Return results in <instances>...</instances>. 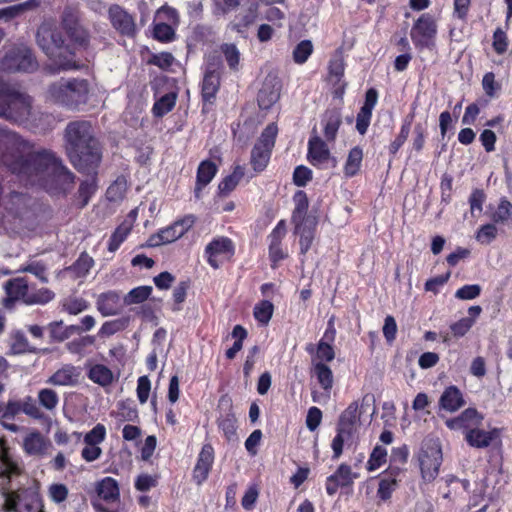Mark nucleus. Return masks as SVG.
<instances>
[{
    "instance_id": "nucleus-1",
    "label": "nucleus",
    "mask_w": 512,
    "mask_h": 512,
    "mask_svg": "<svg viewBox=\"0 0 512 512\" xmlns=\"http://www.w3.org/2000/svg\"><path fill=\"white\" fill-rule=\"evenodd\" d=\"M0 144L2 164L26 185L50 193H66L73 187L75 175L51 150H34L32 143L10 130L0 131Z\"/></svg>"
},
{
    "instance_id": "nucleus-2",
    "label": "nucleus",
    "mask_w": 512,
    "mask_h": 512,
    "mask_svg": "<svg viewBox=\"0 0 512 512\" xmlns=\"http://www.w3.org/2000/svg\"><path fill=\"white\" fill-rule=\"evenodd\" d=\"M65 150L76 170L95 173L102 160V149L89 121L77 120L67 124L64 131Z\"/></svg>"
},
{
    "instance_id": "nucleus-3",
    "label": "nucleus",
    "mask_w": 512,
    "mask_h": 512,
    "mask_svg": "<svg viewBox=\"0 0 512 512\" xmlns=\"http://www.w3.org/2000/svg\"><path fill=\"white\" fill-rule=\"evenodd\" d=\"M91 86L87 79L69 78L60 79L52 83L47 91L48 99L70 110H79L87 104Z\"/></svg>"
},
{
    "instance_id": "nucleus-4",
    "label": "nucleus",
    "mask_w": 512,
    "mask_h": 512,
    "mask_svg": "<svg viewBox=\"0 0 512 512\" xmlns=\"http://www.w3.org/2000/svg\"><path fill=\"white\" fill-rule=\"evenodd\" d=\"M36 41L40 49L53 61L59 70H77L80 65L67 54L64 39L60 31L49 24H42L36 32Z\"/></svg>"
},
{
    "instance_id": "nucleus-5",
    "label": "nucleus",
    "mask_w": 512,
    "mask_h": 512,
    "mask_svg": "<svg viewBox=\"0 0 512 512\" xmlns=\"http://www.w3.org/2000/svg\"><path fill=\"white\" fill-rule=\"evenodd\" d=\"M32 112V98L17 91H7L0 103V117L13 123H24Z\"/></svg>"
},
{
    "instance_id": "nucleus-6",
    "label": "nucleus",
    "mask_w": 512,
    "mask_h": 512,
    "mask_svg": "<svg viewBox=\"0 0 512 512\" xmlns=\"http://www.w3.org/2000/svg\"><path fill=\"white\" fill-rule=\"evenodd\" d=\"M278 128L275 123L267 125L251 151V165L256 172L263 171L275 145Z\"/></svg>"
},
{
    "instance_id": "nucleus-7",
    "label": "nucleus",
    "mask_w": 512,
    "mask_h": 512,
    "mask_svg": "<svg viewBox=\"0 0 512 512\" xmlns=\"http://www.w3.org/2000/svg\"><path fill=\"white\" fill-rule=\"evenodd\" d=\"M421 475L427 482L433 481L439 474L442 463V450L437 441L429 440L423 443L418 456Z\"/></svg>"
},
{
    "instance_id": "nucleus-8",
    "label": "nucleus",
    "mask_w": 512,
    "mask_h": 512,
    "mask_svg": "<svg viewBox=\"0 0 512 512\" xmlns=\"http://www.w3.org/2000/svg\"><path fill=\"white\" fill-rule=\"evenodd\" d=\"M38 64L30 49L17 47L9 50L0 61L1 72H32Z\"/></svg>"
},
{
    "instance_id": "nucleus-9",
    "label": "nucleus",
    "mask_w": 512,
    "mask_h": 512,
    "mask_svg": "<svg viewBox=\"0 0 512 512\" xmlns=\"http://www.w3.org/2000/svg\"><path fill=\"white\" fill-rule=\"evenodd\" d=\"M437 34V23L430 13H423L413 24L410 37L418 49L430 48L434 45Z\"/></svg>"
},
{
    "instance_id": "nucleus-10",
    "label": "nucleus",
    "mask_w": 512,
    "mask_h": 512,
    "mask_svg": "<svg viewBox=\"0 0 512 512\" xmlns=\"http://www.w3.org/2000/svg\"><path fill=\"white\" fill-rule=\"evenodd\" d=\"M194 222L195 218L193 215H187L184 218L175 221L170 226L151 235L147 240V246L158 247L178 240L193 226Z\"/></svg>"
},
{
    "instance_id": "nucleus-11",
    "label": "nucleus",
    "mask_w": 512,
    "mask_h": 512,
    "mask_svg": "<svg viewBox=\"0 0 512 512\" xmlns=\"http://www.w3.org/2000/svg\"><path fill=\"white\" fill-rule=\"evenodd\" d=\"M312 135L308 141V160L309 162L319 168H327L329 166L335 167L336 161L331 156L330 150L325 141H323L317 134L316 129H313Z\"/></svg>"
},
{
    "instance_id": "nucleus-12",
    "label": "nucleus",
    "mask_w": 512,
    "mask_h": 512,
    "mask_svg": "<svg viewBox=\"0 0 512 512\" xmlns=\"http://www.w3.org/2000/svg\"><path fill=\"white\" fill-rule=\"evenodd\" d=\"M234 253L235 247L232 240L224 236L214 238L205 247V255L207 256V261L209 265L214 269H218L220 267V263L217 260L218 256H225L230 258L234 255Z\"/></svg>"
},
{
    "instance_id": "nucleus-13",
    "label": "nucleus",
    "mask_w": 512,
    "mask_h": 512,
    "mask_svg": "<svg viewBox=\"0 0 512 512\" xmlns=\"http://www.w3.org/2000/svg\"><path fill=\"white\" fill-rule=\"evenodd\" d=\"M112 26L122 35L133 37L136 34L134 18L121 6L113 4L108 10Z\"/></svg>"
},
{
    "instance_id": "nucleus-14",
    "label": "nucleus",
    "mask_w": 512,
    "mask_h": 512,
    "mask_svg": "<svg viewBox=\"0 0 512 512\" xmlns=\"http://www.w3.org/2000/svg\"><path fill=\"white\" fill-rule=\"evenodd\" d=\"M51 447V442L40 431L33 429L23 438L22 448L32 457H44Z\"/></svg>"
},
{
    "instance_id": "nucleus-15",
    "label": "nucleus",
    "mask_w": 512,
    "mask_h": 512,
    "mask_svg": "<svg viewBox=\"0 0 512 512\" xmlns=\"http://www.w3.org/2000/svg\"><path fill=\"white\" fill-rule=\"evenodd\" d=\"M214 461V449L211 444H204L193 470V478L201 485L208 477Z\"/></svg>"
},
{
    "instance_id": "nucleus-16",
    "label": "nucleus",
    "mask_w": 512,
    "mask_h": 512,
    "mask_svg": "<svg viewBox=\"0 0 512 512\" xmlns=\"http://www.w3.org/2000/svg\"><path fill=\"white\" fill-rule=\"evenodd\" d=\"M358 428L357 426L347 425L345 422L338 420L337 434L331 444L334 459H338L341 456L345 443L351 444L354 442Z\"/></svg>"
},
{
    "instance_id": "nucleus-17",
    "label": "nucleus",
    "mask_w": 512,
    "mask_h": 512,
    "mask_svg": "<svg viewBox=\"0 0 512 512\" xmlns=\"http://www.w3.org/2000/svg\"><path fill=\"white\" fill-rule=\"evenodd\" d=\"M81 372L79 368L72 364H65L57 371H55L47 380L46 383L53 386H76L79 382Z\"/></svg>"
},
{
    "instance_id": "nucleus-18",
    "label": "nucleus",
    "mask_w": 512,
    "mask_h": 512,
    "mask_svg": "<svg viewBox=\"0 0 512 512\" xmlns=\"http://www.w3.org/2000/svg\"><path fill=\"white\" fill-rule=\"evenodd\" d=\"M22 412L21 401L16 399H9L5 404L3 403V411L0 415V425L13 433H18L25 429L17 424L11 423Z\"/></svg>"
},
{
    "instance_id": "nucleus-19",
    "label": "nucleus",
    "mask_w": 512,
    "mask_h": 512,
    "mask_svg": "<svg viewBox=\"0 0 512 512\" xmlns=\"http://www.w3.org/2000/svg\"><path fill=\"white\" fill-rule=\"evenodd\" d=\"M374 403L373 395H365L362 398L361 410H359V404L354 401L340 414L339 421L345 422L347 425H354L360 427V417L365 411L366 407H369Z\"/></svg>"
},
{
    "instance_id": "nucleus-20",
    "label": "nucleus",
    "mask_w": 512,
    "mask_h": 512,
    "mask_svg": "<svg viewBox=\"0 0 512 512\" xmlns=\"http://www.w3.org/2000/svg\"><path fill=\"white\" fill-rule=\"evenodd\" d=\"M324 137L328 142L336 139L338 130L342 124V115L339 109H327L321 118Z\"/></svg>"
},
{
    "instance_id": "nucleus-21",
    "label": "nucleus",
    "mask_w": 512,
    "mask_h": 512,
    "mask_svg": "<svg viewBox=\"0 0 512 512\" xmlns=\"http://www.w3.org/2000/svg\"><path fill=\"white\" fill-rule=\"evenodd\" d=\"M477 427L478 426L468 429L465 433V440L471 447L479 449L486 448L499 435V431L496 428L485 431Z\"/></svg>"
},
{
    "instance_id": "nucleus-22",
    "label": "nucleus",
    "mask_w": 512,
    "mask_h": 512,
    "mask_svg": "<svg viewBox=\"0 0 512 512\" xmlns=\"http://www.w3.org/2000/svg\"><path fill=\"white\" fill-rule=\"evenodd\" d=\"M286 234V226L284 220L278 222L276 227L272 230L269 238V256L270 259L276 263L283 260L286 255L281 249V241Z\"/></svg>"
},
{
    "instance_id": "nucleus-23",
    "label": "nucleus",
    "mask_w": 512,
    "mask_h": 512,
    "mask_svg": "<svg viewBox=\"0 0 512 512\" xmlns=\"http://www.w3.org/2000/svg\"><path fill=\"white\" fill-rule=\"evenodd\" d=\"M293 224L295 225V233L300 236V252L301 254H306L314 239L317 220L307 219Z\"/></svg>"
},
{
    "instance_id": "nucleus-24",
    "label": "nucleus",
    "mask_w": 512,
    "mask_h": 512,
    "mask_svg": "<svg viewBox=\"0 0 512 512\" xmlns=\"http://www.w3.org/2000/svg\"><path fill=\"white\" fill-rule=\"evenodd\" d=\"M98 311L103 316L117 315L120 311V295L115 291L101 293L96 301Z\"/></svg>"
},
{
    "instance_id": "nucleus-25",
    "label": "nucleus",
    "mask_w": 512,
    "mask_h": 512,
    "mask_svg": "<svg viewBox=\"0 0 512 512\" xmlns=\"http://www.w3.org/2000/svg\"><path fill=\"white\" fill-rule=\"evenodd\" d=\"M220 86V74L216 69H207L202 83V99L212 104Z\"/></svg>"
},
{
    "instance_id": "nucleus-26",
    "label": "nucleus",
    "mask_w": 512,
    "mask_h": 512,
    "mask_svg": "<svg viewBox=\"0 0 512 512\" xmlns=\"http://www.w3.org/2000/svg\"><path fill=\"white\" fill-rule=\"evenodd\" d=\"M464 404L462 393L456 386L447 387L439 399L440 408L449 412L457 411Z\"/></svg>"
},
{
    "instance_id": "nucleus-27",
    "label": "nucleus",
    "mask_w": 512,
    "mask_h": 512,
    "mask_svg": "<svg viewBox=\"0 0 512 512\" xmlns=\"http://www.w3.org/2000/svg\"><path fill=\"white\" fill-rule=\"evenodd\" d=\"M401 470L399 468H390L388 472L384 474L379 482L377 495L380 499L386 501L391 498L393 491L397 486V477Z\"/></svg>"
},
{
    "instance_id": "nucleus-28",
    "label": "nucleus",
    "mask_w": 512,
    "mask_h": 512,
    "mask_svg": "<svg viewBox=\"0 0 512 512\" xmlns=\"http://www.w3.org/2000/svg\"><path fill=\"white\" fill-rule=\"evenodd\" d=\"M217 172L216 165L209 160L200 163L197 170V181L195 187V197L200 198V193L203 187L211 182Z\"/></svg>"
},
{
    "instance_id": "nucleus-29",
    "label": "nucleus",
    "mask_w": 512,
    "mask_h": 512,
    "mask_svg": "<svg viewBox=\"0 0 512 512\" xmlns=\"http://www.w3.org/2000/svg\"><path fill=\"white\" fill-rule=\"evenodd\" d=\"M99 498L106 502H115L119 499L120 492L117 481L112 477H105L96 485Z\"/></svg>"
},
{
    "instance_id": "nucleus-30",
    "label": "nucleus",
    "mask_w": 512,
    "mask_h": 512,
    "mask_svg": "<svg viewBox=\"0 0 512 512\" xmlns=\"http://www.w3.org/2000/svg\"><path fill=\"white\" fill-rule=\"evenodd\" d=\"M21 467L18 462L13 459L7 448L0 450V478L10 479L13 476L21 474Z\"/></svg>"
},
{
    "instance_id": "nucleus-31",
    "label": "nucleus",
    "mask_w": 512,
    "mask_h": 512,
    "mask_svg": "<svg viewBox=\"0 0 512 512\" xmlns=\"http://www.w3.org/2000/svg\"><path fill=\"white\" fill-rule=\"evenodd\" d=\"M31 198L20 192H12L7 203V210L17 217H23L28 211Z\"/></svg>"
},
{
    "instance_id": "nucleus-32",
    "label": "nucleus",
    "mask_w": 512,
    "mask_h": 512,
    "mask_svg": "<svg viewBox=\"0 0 512 512\" xmlns=\"http://www.w3.org/2000/svg\"><path fill=\"white\" fill-rule=\"evenodd\" d=\"M293 200L295 203V208L292 213V223L305 221L307 219H316L314 216L307 215L309 202L304 191H297L293 197Z\"/></svg>"
},
{
    "instance_id": "nucleus-33",
    "label": "nucleus",
    "mask_w": 512,
    "mask_h": 512,
    "mask_svg": "<svg viewBox=\"0 0 512 512\" xmlns=\"http://www.w3.org/2000/svg\"><path fill=\"white\" fill-rule=\"evenodd\" d=\"M88 378L94 383L102 387H106L112 384L114 375L107 366L103 364H95L90 368Z\"/></svg>"
},
{
    "instance_id": "nucleus-34",
    "label": "nucleus",
    "mask_w": 512,
    "mask_h": 512,
    "mask_svg": "<svg viewBox=\"0 0 512 512\" xmlns=\"http://www.w3.org/2000/svg\"><path fill=\"white\" fill-rule=\"evenodd\" d=\"M10 351L14 355L35 353L36 348L31 346L24 332L18 330L11 334Z\"/></svg>"
},
{
    "instance_id": "nucleus-35",
    "label": "nucleus",
    "mask_w": 512,
    "mask_h": 512,
    "mask_svg": "<svg viewBox=\"0 0 512 512\" xmlns=\"http://www.w3.org/2000/svg\"><path fill=\"white\" fill-rule=\"evenodd\" d=\"M236 422L237 419L235 414L232 412L230 408L228 412L221 415L218 419V427L222 430L225 438L228 441H234L237 439L236 436Z\"/></svg>"
},
{
    "instance_id": "nucleus-36",
    "label": "nucleus",
    "mask_w": 512,
    "mask_h": 512,
    "mask_svg": "<svg viewBox=\"0 0 512 512\" xmlns=\"http://www.w3.org/2000/svg\"><path fill=\"white\" fill-rule=\"evenodd\" d=\"M313 375L317 378L320 386L329 391L333 386V373L332 370L323 362H317L313 364L312 368Z\"/></svg>"
},
{
    "instance_id": "nucleus-37",
    "label": "nucleus",
    "mask_w": 512,
    "mask_h": 512,
    "mask_svg": "<svg viewBox=\"0 0 512 512\" xmlns=\"http://www.w3.org/2000/svg\"><path fill=\"white\" fill-rule=\"evenodd\" d=\"M40 5V0H27L23 3L8 6L0 9V13L6 20L13 19L23 12L37 8Z\"/></svg>"
},
{
    "instance_id": "nucleus-38",
    "label": "nucleus",
    "mask_w": 512,
    "mask_h": 512,
    "mask_svg": "<svg viewBox=\"0 0 512 512\" xmlns=\"http://www.w3.org/2000/svg\"><path fill=\"white\" fill-rule=\"evenodd\" d=\"M363 159V151L360 147L356 146L349 151L345 166L344 173L348 177H352L358 173Z\"/></svg>"
},
{
    "instance_id": "nucleus-39",
    "label": "nucleus",
    "mask_w": 512,
    "mask_h": 512,
    "mask_svg": "<svg viewBox=\"0 0 512 512\" xmlns=\"http://www.w3.org/2000/svg\"><path fill=\"white\" fill-rule=\"evenodd\" d=\"M511 217L512 203L506 197H502L497 209L490 215V218L495 224H504L508 222Z\"/></svg>"
},
{
    "instance_id": "nucleus-40",
    "label": "nucleus",
    "mask_w": 512,
    "mask_h": 512,
    "mask_svg": "<svg viewBox=\"0 0 512 512\" xmlns=\"http://www.w3.org/2000/svg\"><path fill=\"white\" fill-rule=\"evenodd\" d=\"M244 176V168L241 166L235 167L232 174L226 176L219 184V192L223 195L229 194L238 185L240 179Z\"/></svg>"
},
{
    "instance_id": "nucleus-41",
    "label": "nucleus",
    "mask_w": 512,
    "mask_h": 512,
    "mask_svg": "<svg viewBox=\"0 0 512 512\" xmlns=\"http://www.w3.org/2000/svg\"><path fill=\"white\" fill-rule=\"evenodd\" d=\"M5 289L10 297H22L25 300L28 294V283L25 278H15L6 282Z\"/></svg>"
},
{
    "instance_id": "nucleus-42",
    "label": "nucleus",
    "mask_w": 512,
    "mask_h": 512,
    "mask_svg": "<svg viewBox=\"0 0 512 512\" xmlns=\"http://www.w3.org/2000/svg\"><path fill=\"white\" fill-rule=\"evenodd\" d=\"M37 398L40 406L47 411H54L59 403L57 392L50 388L40 389Z\"/></svg>"
},
{
    "instance_id": "nucleus-43",
    "label": "nucleus",
    "mask_w": 512,
    "mask_h": 512,
    "mask_svg": "<svg viewBox=\"0 0 512 512\" xmlns=\"http://www.w3.org/2000/svg\"><path fill=\"white\" fill-rule=\"evenodd\" d=\"M279 90L269 88L267 84L260 89L257 97L258 105L261 109H269L279 99Z\"/></svg>"
},
{
    "instance_id": "nucleus-44",
    "label": "nucleus",
    "mask_w": 512,
    "mask_h": 512,
    "mask_svg": "<svg viewBox=\"0 0 512 512\" xmlns=\"http://www.w3.org/2000/svg\"><path fill=\"white\" fill-rule=\"evenodd\" d=\"M259 4L252 2L247 9L239 16V22L235 24V29L240 32L241 28H247L252 25L258 17Z\"/></svg>"
},
{
    "instance_id": "nucleus-45",
    "label": "nucleus",
    "mask_w": 512,
    "mask_h": 512,
    "mask_svg": "<svg viewBox=\"0 0 512 512\" xmlns=\"http://www.w3.org/2000/svg\"><path fill=\"white\" fill-rule=\"evenodd\" d=\"M176 103V94L167 93L157 100L153 106V113L157 117H162L170 112Z\"/></svg>"
},
{
    "instance_id": "nucleus-46",
    "label": "nucleus",
    "mask_w": 512,
    "mask_h": 512,
    "mask_svg": "<svg viewBox=\"0 0 512 512\" xmlns=\"http://www.w3.org/2000/svg\"><path fill=\"white\" fill-rule=\"evenodd\" d=\"M61 25L66 33L81 25L78 9L71 6L65 7L61 16Z\"/></svg>"
},
{
    "instance_id": "nucleus-47",
    "label": "nucleus",
    "mask_w": 512,
    "mask_h": 512,
    "mask_svg": "<svg viewBox=\"0 0 512 512\" xmlns=\"http://www.w3.org/2000/svg\"><path fill=\"white\" fill-rule=\"evenodd\" d=\"M152 293L151 286H139L129 291L124 297L126 305L139 304L144 302Z\"/></svg>"
},
{
    "instance_id": "nucleus-48",
    "label": "nucleus",
    "mask_w": 512,
    "mask_h": 512,
    "mask_svg": "<svg viewBox=\"0 0 512 512\" xmlns=\"http://www.w3.org/2000/svg\"><path fill=\"white\" fill-rule=\"evenodd\" d=\"M127 190V182L124 177H118L107 189L106 197L111 202L123 199Z\"/></svg>"
},
{
    "instance_id": "nucleus-49",
    "label": "nucleus",
    "mask_w": 512,
    "mask_h": 512,
    "mask_svg": "<svg viewBox=\"0 0 512 512\" xmlns=\"http://www.w3.org/2000/svg\"><path fill=\"white\" fill-rule=\"evenodd\" d=\"M356 474H352L350 466L346 464H341L334 474L329 476L330 481H335L341 484V487L349 486L353 483L354 478H356Z\"/></svg>"
},
{
    "instance_id": "nucleus-50",
    "label": "nucleus",
    "mask_w": 512,
    "mask_h": 512,
    "mask_svg": "<svg viewBox=\"0 0 512 512\" xmlns=\"http://www.w3.org/2000/svg\"><path fill=\"white\" fill-rule=\"evenodd\" d=\"M94 260L87 253H82L76 262L69 267L77 277H84L87 275L89 270L92 268Z\"/></svg>"
},
{
    "instance_id": "nucleus-51",
    "label": "nucleus",
    "mask_w": 512,
    "mask_h": 512,
    "mask_svg": "<svg viewBox=\"0 0 512 512\" xmlns=\"http://www.w3.org/2000/svg\"><path fill=\"white\" fill-rule=\"evenodd\" d=\"M274 306L268 300H263L254 307L255 319L263 325H267L272 318Z\"/></svg>"
},
{
    "instance_id": "nucleus-52",
    "label": "nucleus",
    "mask_w": 512,
    "mask_h": 512,
    "mask_svg": "<svg viewBox=\"0 0 512 512\" xmlns=\"http://www.w3.org/2000/svg\"><path fill=\"white\" fill-rule=\"evenodd\" d=\"M118 415L124 421H136L138 419V410L132 400H123L117 404Z\"/></svg>"
},
{
    "instance_id": "nucleus-53",
    "label": "nucleus",
    "mask_w": 512,
    "mask_h": 512,
    "mask_svg": "<svg viewBox=\"0 0 512 512\" xmlns=\"http://www.w3.org/2000/svg\"><path fill=\"white\" fill-rule=\"evenodd\" d=\"M97 185L94 178L81 182L78 189V197L80 199V207H85L91 196L96 192Z\"/></svg>"
},
{
    "instance_id": "nucleus-54",
    "label": "nucleus",
    "mask_w": 512,
    "mask_h": 512,
    "mask_svg": "<svg viewBox=\"0 0 512 512\" xmlns=\"http://www.w3.org/2000/svg\"><path fill=\"white\" fill-rule=\"evenodd\" d=\"M95 343V336L86 335L76 338L66 344L67 350L73 354H82L84 350Z\"/></svg>"
},
{
    "instance_id": "nucleus-55",
    "label": "nucleus",
    "mask_w": 512,
    "mask_h": 512,
    "mask_svg": "<svg viewBox=\"0 0 512 512\" xmlns=\"http://www.w3.org/2000/svg\"><path fill=\"white\" fill-rule=\"evenodd\" d=\"M313 52V45L310 40H303L293 50V60L297 64L305 63Z\"/></svg>"
},
{
    "instance_id": "nucleus-56",
    "label": "nucleus",
    "mask_w": 512,
    "mask_h": 512,
    "mask_svg": "<svg viewBox=\"0 0 512 512\" xmlns=\"http://www.w3.org/2000/svg\"><path fill=\"white\" fill-rule=\"evenodd\" d=\"M498 234V229L495 223H488L482 225L476 232L475 238L481 244H490Z\"/></svg>"
},
{
    "instance_id": "nucleus-57",
    "label": "nucleus",
    "mask_w": 512,
    "mask_h": 512,
    "mask_svg": "<svg viewBox=\"0 0 512 512\" xmlns=\"http://www.w3.org/2000/svg\"><path fill=\"white\" fill-rule=\"evenodd\" d=\"M386 457H387L386 449L380 445H377L373 449V451L369 457V460L367 462V470L374 471V470L378 469L382 464H384L386 462Z\"/></svg>"
},
{
    "instance_id": "nucleus-58",
    "label": "nucleus",
    "mask_w": 512,
    "mask_h": 512,
    "mask_svg": "<svg viewBox=\"0 0 512 512\" xmlns=\"http://www.w3.org/2000/svg\"><path fill=\"white\" fill-rule=\"evenodd\" d=\"M486 198L487 197L483 189L475 188L472 190L468 199L472 215H475V212L481 213L483 211V204L485 203Z\"/></svg>"
},
{
    "instance_id": "nucleus-59",
    "label": "nucleus",
    "mask_w": 512,
    "mask_h": 512,
    "mask_svg": "<svg viewBox=\"0 0 512 512\" xmlns=\"http://www.w3.org/2000/svg\"><path fill=\"white\" fill-rule=\"evenodd\" d=\"M54 298V293L47 288H41L36 292L29 293L26 296L25 303L27 304H46Z\"/></svg>"
},
{
    "instance_id": "nucleus-60",
    "label": "nucleus",
    "mask_w": 512,
    "mask_h": 512,
    "mask_svg": "<svg viewBox=\"0 0 512 512\" xmlns=\"http://www.w3.org/2000/svg\"><path fill=\"white\" fill-rule=\"evenodd\" d=\"M5 498L3 504L4 512H18L22 503V495L16 491H5L3 492Z\"/></svg>"
},
{
    "instance_id": "nucleus-61",
    "label": "nucleus",
    "mask_w": 512,
    "mask_h": 512,
    "mask_svg": "<svg viewBox=\"0 0 512 512\" xmlns=\"http://www.w3.org/2000/svg\"><path fill=\"white\" fill-rule=\"evenodd\" d=\"M126 327V320L124 319H115L111 321H106L101 326L98 335L100 337H109L114 335L115 333L122 331Z\"/></svg>"
},
{
    "instance_id": "nucleus-62",
    "label": "nucleus",
    "mask_w": 512,
    "mask_h": 512,
    "mask_svg": "<svg viewBox=\"0 0 512 512\" xmlns=\"http://www.w3.org/2000/svg\"><path fill=\"white\" fill-rule=\"evenodd\" d=\"M22 504L18 512H43L42 502L37 494L31 493L30 495L22 497Z\"/></svg>"
},
{
    "instance_id": "nucleus-63",
    "label": "nucleus",
    "mask_w": 512,
    "mask_h": 512,
    "mask_svg": "<svg viewBox=\"0 0 512 512\" xmlns=\"http://www.w3.org/2000/svg\"><path fill=\"white\" fill-rule=\"evenodd\" d=\"M106 428L103 424L95 425L85 436L84 443L99 445L105 440Z\"/></svg>"
},
{
    "instance_id": "nucleus-64",
    "label": "nucleus",
    "mask_w": 512,
    "mask_h": 512,
    "mask_svg": "<svg viewBox=\"0 0 512 512\" xmlns=\"http://www.w3.org/2000/svg\"><path fill=\"white\" fill-rule=\"evenodd\" d=\"M66 34L71 41L80 47L86 48L89 44V33L82 25L74 27V29H71Z\"/></svg>"
}]
</instances>
